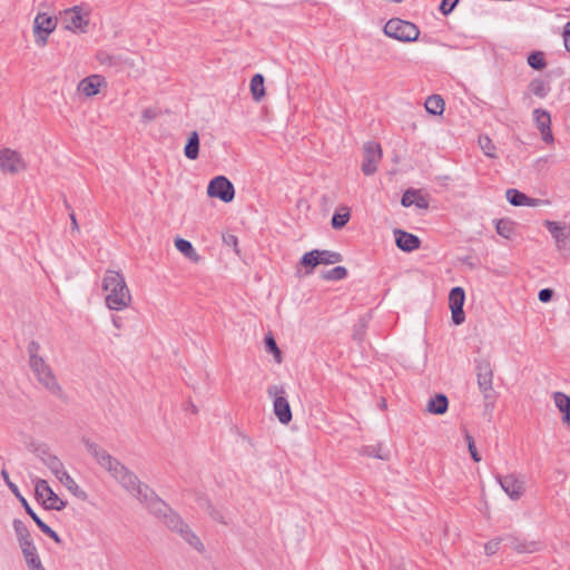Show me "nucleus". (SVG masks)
Listing matches in <instances>:
<instances>
[{
	"label": "nucleus",
	"mask_w": 570,
	"mask_h": 570,
	"mask_svg": "<svg viewBox=\"0 0 570 570\" xmlns=\"http://www.w3.org/2000/svg\"><path fill=\"white\" fill-rule=\"evenodd\" d=\"M56 19L52 17L47 13H38L33 24L36 42L40 46H45L48 36L56 29Z\"/></svg>",
	"instance_id": "nucleus-13"
},
{
	"label": "nucleus",
	"mask_w": 570,
	"mask_h": 570,
	"mask_svg": "<svg viewBox=\"0 0 570 570\" xmlns=\"http://www.w3.org/2000/svg\"><path fill=\"white\" fill-rule=\"evenodd\" d=\"M12 527L17 535V540L31 537L29 529L20 519H14L12 522Z\"/></svg>",
	"instance_id": "nucleus-41"
},
{
	"label": "nucleus",
	"mask_w": 570,
	"mask_h": 570,
	"mask_svg": "<svg viewBox=\"0 0 570 570\" xmlns=\"http://www.w3.org/2000/svg\"><path fill=\"white\" fill-rule=\"evenodd\" d=\"M505 197L512 206H523L525 200H528V196L515 188L508 189Z\"/></svg>",
	"instance_id": "nucleus-32"
},
{
	"label": "nucleus",
	"mask_w": 570,
	"mask_h": 570,
	"mask_svg": "<svg viewBox=\"0 0 570 570\" xmlns=\"http://www.w3.org/2000/svg\"><path fill=\"white\" fill-rule=\"evenodd\" d=\"M102 289L107 293L105 301L109 309L122 311L131 302V294L120 272L107 271L102 278Z\"/></svg>",
	"instance_id": "nucleus-2"
},
{
	"label": "nucleus",
	"mask_w": 570,
	"mask_h": 570,
	"mask_svg": "<svg viewBox=\"0 0 570 570\" xmlns=\"http://www.w3.org/2000/svg\"><path fill=\"white\" fill-rule=\"evenodd\" d=\"M562 38L567 51L570 52V20L566 23L563 28Z\"/></svg>",
	"instance_id": "nucleus-48"
},
{
	"label": "nucleus",
	"mask_w": 570,
	"mask_h": 570,
	"mask_svg": "<svg viewBox=\"0 0 570 570\" xmlns=\"http://www.w3.org/2000/svg\"><path fill=\"white\" fill-rule=\"evenodd\" d=\"M186 411H190L191 413L195 414L198 412V409L194 403L189 402L186 406Z\"/></svg>",
	"instance_id": "nucleus-59"
},
{
	"label": "nucleus",
	"mask_w": 570,
	"mask_h": 570,
	"mask_svg": "<svg viewBox=\"0 0 570 570\" xmlns=\"http://www.w3.org/2000/svg\"><path fill=\"white\" fill-rule=\"evenodd\" d=\"M528 65L534 70H542L547 67L544 55L541 51H533L528 56Z\"/></svg>",
	"instance_id": "nucleus-33"
},
{
	"label": "nucleus",
	"mask_w": 570,
	"mask_h": 570,
	"mask_svg": "<svg viewBox=\"0 0 570 570\" xmlns=\"http://www.w3.org/2000/svg\"><path fill=\"white\" fill-rule=\"evenodd\" d=\"M175 246L189 261L194 263H198L200 261V256L189 240L177 237L175 239Z\"/></svg>",
	"instance_id": "nucleus-23"
},
{
	"label": "nucleus",
	"mask_w": 570,
	"mask_h": 570,
	"mask_svg": "<svg viewBox=\"0 0 570 570\" xmlns=\"http://www.w3.org/2000/svg\"><path fill=\"white\" fill-rule=\"evenodd\" d=\"M63 22L68 30L86 32V28L89 23L88 13H83L80 6H75L65 11Z\"/></svg>",
	"instance_id": "nucleus-12"
},
{
	"label": "nucleus",
	"mask_w": 570,
	"mask_h": 570,
	"mask_svg": "<svg viewBox=\"0 0 570 570\" xmlns=\"http://www.w3.org/2000/svg\"><path fill=\"white\" fill-rule=\"evenodd\" d=\"M382 158V149L379 142L367 141L363 147L362 173L366 176L373 175Z\"/></svg>",
	"instance_id": "nucleus-10"
},
{
	"label": "nucleus",
	"mask_w": 570,
	"mask_h": 570,
	"mask_svg": "<svg viewBox=\"0 0 570 570\" xmlns=\"http://www.w3.org/2000/svg\"><path fill=\"white\" fill-rule=\"evenodd\" d=\"M499 548V541H489L485 546V553L488 556L494 554Z\"/></svg>",
	"instance_id": "nucleus-51"
},
{
	"label": "nucleus",
	"mask_w": 570,
	"mask_h": 570,
	"mask_svg": "<svg viewBox=\"0 0 570 570\" xmlns=\"http://www.w3.org/2000/svg\"><path fill=\"white\" fill-rule=\"evenodd\" d=\"M350 212L346 210L345 213H334L331 219V225L334 229H341L343 228L350 220Z\"/></svg>",
	"instance_id": "nucleus-39"
},
{
	"label": "nucleus",
	"mask_w": 570,
	"mask_h": 570,
	"mask_svg": "<svg viewBox=\"0 0 570 570\" xmlns=\"http://www.w3.org/2000/svg\"><path fill=\"white\" fill-rule=\"evenodd\" d=\"M104 83V78L100 75H91L83 78L79 85L78 90L86 97L96 96L99 92L100 86Z\"/></svg>",
	"instance_id": "nucleus-18"
},
{
	"label": "nucleus",
	"mask_w": 570,
	"mask_h": 570,
	"mask_svg": "<svg viewBox=\"0 0 570 570\" xmlns=\"http://www.w3.org/2000/svg\"><path fill=\"white\" fill-rule=\"evenodd\" d=\"M70 219H71L72 229L78 230V223H77L75 213L70 214Z\"/></svg>",
	"instance_id": "nucleus-60"
},
{
	"label": "nucleus",
	"mask_w": 570,
	"mask_h": 570,
	"mask_svg": "<svg viewBox=\"0 0 570 570\" xmlns=\"http://www.w3.org/2000/svg\"><path fill=\"white\" fill-rule=\"evenodd\" d=\"M478 386L483 394L484 411L492 412L495 403V392L492 387L493 371L489 361H476Z\"/></svg>",
	"instance_id": "nucleus-4"
},
{
	"label": "nucleus",
	"mask_w": 570,
	"mask_h": 570,
	"mask_svg": "<svg viewBox=\"0 0 570 570\" xmlns=\"http://www.w3.org/2000/svg\"><path fill=\"white\" fill-rule=\"evenodd\" d=\"M449 407V400L445 394L439 393L429 400L428 411L432 414H444Z\"/></svg>",
	"instance_id": "nucleus-22"
},
{
	"label": "nucleus",
	"mask_w": 570,
	"mask_h": 570,
	"mask_svg": "<svg viewBox=\"0 0 570 570\" xmlns=\"http://www.w3.org/2000/svg\"><path fill=\"white\" fill-rule=\"evenodd\" d=\"M415 196H417V190L415 189H407L401 198V204L404 207H410L415 202Z\"/></svg>",
	"instance_id": "nucleus-43"
},
{
	"label": "nucleus",
	"mask_w": 570,
	"mask_h": 570,
	"mask_svg": "<svg viewBox=\"0 0 570 570\" xmlns=\"http://www.w3.org/2000/svg\"><path fill=\"white\" fill-rule=\"evenodd\" d=\"M495 229L500 236L504 238H510L513 233V223L504 218L498 219L495 222Z\"/></svg>",
	"instance_id": "nucleus-35"
},
{
	"label": "nucleus",
	"mask_w": 570,
	"mask_h": 570,
	"mask_svg": "<svg viewBox=\"0 0 570 570\" xmlns=\"http://www.w3.org/2000/svg\"><path fill=\"white\" fill-rule=\"evenodd\" d=\"M223 242L226 246L234 247L235 252L238 253V249H237L238 239L235 235H232V234L224 235Z\"/></svg>",
	"instance_id": "nucleus-46"
},
{
	"label": "nucleus",
	"mask_w": 570,
	"mask_h": 570,
	"mask_svg": "<svg viewBox=\"0 0 570 570\" xmlns=\"http://www.w3.org/2000/svg\"><path fill=\"white\" fill-rule=\"evenodd\" d=\"M1 478L3 479L4 483L7 484V487L10 489V491L14 494V497L19 500V502L21 503L22 508L24 509L26 513L28 515H30L31 519L35 518V515H37V513L35 512V510L30 507V504L28 503L27 499L21 494L19 488L17 487L16 483H13L11 480H10V476H9V473L6 469H2L1 470Z\"/></svg>",
	"instance_id": "nucleus-19"
},
{
	"label": "nucleus",
	"mask_w": 570,
	"mask_h": 570,
	"mask_svg": "<svg viewBox=\"0 0 570 570\" xmlns=\"http://www.w3.org/2000/svg\"><path fill=\"white\" fill-rule=\"evenodd\" d=\"M264 76L256 73L250 79V92L255 101H261L265 97Z\"/></svg>",
	"instance_id": "nucleus-25"
},
{
	"label": "nucleus",
	"mask_w": 570,
	"mask_h": 570,
	"mask_svg": "<svg viewBox=\"0 0 570 570\" xmlns=\"http://www.w3.org/2000/svg\"><path fill=\"white\" fill-rule=\"evenodd\" d=\"M464 302V289L460 286L453 287L449 294V306L452 313V322L454 325H461L465 321V314L463 311Z\"/></svg>",
	"instance_id": "nucleus-11"
},
{
	"label": "nucleus",
	"mask_w": 570,
	"mask_h": 570,
	"mask_svg": "<svg viewBox=\"0 0 570 570\" xmlns=\"http://www.w3.org/2000/svg\"><path fill=\"white\" fill-rule=\"evenodd\" d=\"M75 497L80 500H87L88 495L75 481V479L68 473L66 469L60 471L56 476Z\"/></svg>",
	"instance_id": "nucleus-20"
},
{
	"label": "nucleus",
	"mask_w": 570,
	"mask_h": 570,
	"mask_svg": "<svg viewBox=\"0 0 570 570\" xmlns=\"http://www.w3.org/2000/svg\"><path fill=\"white\" fill-rule=\"evenodd\" d=\"M347 276V269L344 266H336L323 273L322 277L326 281H341Z\"/></svg>",
	"instance_id": "nucleus-36"
},
{
	"label": "nucleus",
	"mask_w": 570,
	"mask_h": 570,
	"mask_svg": "<svg viewBox=\"0 0 570 570\" xmlns=\"http://www.w3.org/2000/svg\"><path fill=\"white\" fill-rule=\"evenodd\" d=\"M394 236L396 246L403 252L411 253L420 248L421 239L414 234L402 229H395Z\"/></svg>",
	"instance_id": "nucleus-17"
},
{
	"label": "nucleus",
	"mask_w": 570,
	"mask_h": 570,
	"mask_svg": "<svg viewBox=\"0 0 570 570\" xmlns=\"http://www.w3.org/2000/svg\"><path fill=\"white\" fill-rule=\"evenodd\" d=\"M553 294H554L553 289H551V288H542V289L539 291L538 298L542 303H548V302H550L552 299Z\"/></svg>",
	"instance_id": "nucleus-45"
},
{
	"label": "nucleus",
	"mask_w": 570,
	"mask_h": 570,
	"mask_svg": "<svg viewBox=\"0 0 570 570\" xmlns=\"http://www.w3.org/2000/svg\"><path fill=\"white\" fill-rule=\"evenodd\" d=\"M533 117L537 124V127L540 131H544V129H549L551 126V117L547 110L535 109L533 111Z\"/></svg>",
	"instance_id": "nucleus-30"
},
{
	"label": "nucleus",
	"mask_w": 570,
	"mask_h": 570,
	"mask_svg": "<svg viewBox=\"0 0 570 570\" xmlns=\"http://www.w3.org/2000/svg\"><path fill=\"white\" fill-rule=\"evenodd\" d=\"M495 478L502 490L509 495L510 499L518 500L522 495L524 491L523 482L518 480L514 475H497Z\"/></svg>",
	"instance_id": "nucleus-16"
},
{
	"label": "nucleus",
	"mask_w": 570,
	"mask_h": 570,
	"mask_svg": "<svg viewBox=\"0 0 570 570\" xmlns=\"http://www.w3.org/2000/svg\"><path fill=\"white\" fill-rule=\"evenodd\" d=\"M367 328V318L366 316H362L357 324H355L353 328V338L361 343L365 336V332Z\"/></svg>",
	"instance_id": "nucleus-40"
},
{
	"label": "nucleus",
	"mask_w": 570,
	"mask_h": 570,
	"mask_svg": "<svg viewBox=\"0 0 570 570\" xmlns=\"http://www.w3.org/2000/svg\"><path fill=\"white\" fill-rule=\"evenodd\" d=\"M27 351L29 354L30 368L36 375L38 382L51 394L61 396L62 389L57 382L53 372L43 357L39 355L40 344L37 341H31L28 344Z\"/></svg>",
	"instance_id": "nucleus-3"
},
{
	"label": "nucleus",
	"mask_w": 570,
	"mask_h": 570,
	"mask_svg": "<svg viewBox=\"0 0 570 570\" xmlns=\"http://www.w3.org/2000/svg\"><path fill=\"white\" fill-rule=\"evenodd\" d=\"M21 552L23 554L24 561L28 560V559L29 560H31V559L33 560L35 557L39 556L38 554V550H37L36 547L31 548L30 550L28 549V550H24V551H21Z\"/></svg>",
	"instance_id": "nucleus-53"
},
{
	"label": "nucleus",
	"mask_w": 570,
	"mask_h": 570,
	"mask_svg": "<svg viewBox=\"0 0 570 570\" xmlns=\"http://www.w3.org/2000/svg\"><path fill=\"white\" fill-rule=\"evenodd\" d=\"M544 226L554 238L558 248H568L570 245V227L557 222L546 220Z\"/></svg>",
	"instance_id": "nucleus-15"
},
{
	"label": "nucleus",
	"mask_w": 570,
	"mask_h": 570,
	"mask_svg": "<svg viewBox=\"0 0 570 570\" xmlns=\"http://www.w3.org/2000/svg\"><path fill=\"white\" fill-rule=\"evenodd\" d=\"M528 88L532 95L539 98H546L550 92L549 83L541 78L532 79Z\"/></svg>",
	"instance_id": "nucleus-26"
},
{
	"label": "nucleus",
	"mask_w": 570,
	"mask_h": 570,
	"mask_svg": "<svg viewBox=\"0 0 570 570\" xmlns=\"http://www.w3.org/2000/svg\"><path fill=\"white\" fill-rule=\"evenodd\" d=\"M384 33L402 42H412L417 40L420 29L410 21L392 18L385 23Z\"/></svg>",
	"instance_id": "nucleus-5"
},
{
	"label": "nucleus",
	"mask_w": 570,
	"mask_h": 570,
	"mask_svg": "<svg viewBox=\"0 0 570 570\" xmlns=\"http://www.w3.org/2000/svg\"><path fill=\"white\" fill-rule=\"evenodd\" d=\"M301 264L306 268V274H311L314 268L320 265L317 254L314 253V249L302 256Z\"/></svg>",
	"instance_id": "nucleus-34"
},
{
	"label": "nucleus",
	"mask_w": 570,
	"mask_h": 570,
	"mask_svg": "<svg viewBox=\"0 0 570 570\" xmlns=\"http://www.w3.org/2000/svg\"><path fill=\"white\" fill-rule=\"evenodd\" d=\"M35 521V523L37 524V527L46 534L48 535L49 538H51L55 542L57 543H61V538L59 537V534L52 530L47 523H45L40 518L39 515H35V518L32 519Z\"/></svg>",
	"instance_id": "nucleus-37"
},
{
	"label": "nucleus",
	"mask_w": 570,
	"mask_h": 570,
	"mask_svg": "<svg viewBox=\"0 0 570 570\" xmlns=\"http://www.w3.org/2000/svg\"><path fill=\"white\" fill-rule=\"evenodd\" d=\"M465 440H466L468 449H469L472 460L474 462H480L481 456L475 448L474 439L472 438V435L469 432H465Z\"/></svg>",
	"instance_id": "nucleus-42"
},
{
	"label": "nucleus",
	"mask_w": 570,
	"mask_h": 570,
	"mask_svg": "<svg viewBox=\"0 0 570 570\" xmlns=\"http://www.w3.org/2000/svg\"><path fill=\"white\" fill-rule=\"evenodd\" d=\"M459 0H442L440 4V11L444 16H449L456 7Z\"/></svg>",
	"instance_id": "nucleus-44"
},
{
	"label": "nucleus",
	"mask_w": 570,
	"mask_h": 570,
	"mask_svg": "<svg viewBox=\"0 0 570 570\" xmlns=\"http://www.w3.org/2000/svg\"><path fill=\"white\" fill-rule=\"evenodd\" d=\"M264 342H265L266 352L273 354L275 361L277 363H281L282 362V352H281L279 347L277 346V343H276L273 334L272 333L266 334L264 337Z\"/></svg>",
	"instance_id": "nucleus-31"
},
{
	"label": "nucleus",
	"mask_w": 570,
	"mask_h": 570,
	"mask_svg": "<svg viewBox=\"0 0 570 570\" xmlns=\"http://www.w3.org/2000/svg\"><path fill=\"white\" fill-rule=\"evenodd\" d=\"M29 450L57 476L65 469L62 461L51 453L46 443L31 442Z\"/></svg>",
	"instance_id": "nucleus-8"
},
{
	"label": "nucleus",
	"mask_w": 570,
	"mask_h": 570,
	"mask_svg": "<svg viewBox=\"0 0 570 570\" xmlns=\"http://www.w3.org/2000/svg\"><path fill=\"white\" fill-rule=\"evenodd\" d=\"M26 563L29 568V570H40L41 568H43L42 566V562L39 558V556L35 557V559L32 560H26Z\"/></svg>",
	"instance_id": "nucleus-50"
},
{
	"label": "nucleus",
	"mask_w": 570,
	"mask_h": 570,
	"mask_svg": "<svg viewBox=\"0 0 570 570\" xmlns=\"http://www.w3.org/2000/svg\"><path fill=\"white\" fill-rule=\"evenodd\" d=\"M207 509H208V513L210 514V517L223 523V524H227V521L224 520L223 515L220 514V512H218L217 510H215V508L210 504V503H207Z\"/></svg>",
	"instance_id": "nucleus-47"
},
{
	"label": "nucleus",
	"mask_w": 570,
	"mask_h": 570,
	"mask_svg": "<svg viewBox=\"0 0 570 570\" xmlns=\"http://www.w3.org/2000/svg\"><path fill=\"white\" fill-rule=\"evenodd\" d=\"M542 135V140L546 142H552L553 141V135L551 131V127L549 129H544V131H540Z\"/></svg>",
	"instance_id": "nucleus-54"
},
{
	"label": "nucleus",
	"mask_w": 570,
	"mask_h": 570,
	"mask_svg": "<svg viewBox=\"0 0 570 570\" xmlns=\"http://www.w3.org/2000/svg\"><path fill=\"white\" fill-rule=\"evenodd\" d=\"M425 109L429 114L439 116L444 110V100L439 95H432L425 101Z\"/></svg>",
	"instance_id": "nucleus-27"
},
{
	"label": "nucleus",
	"mask_w": 570,
	"mask_h": 570,
	"mask_svg": "<svg viewBox=\"0 0 570 570\" xmlns=\"http://www.w3.org/2000/svg\"><path fill=\"white\" fill-rule=\"evenodd\" d=\"M112 324L115 325V327L117 328H121L122 326V318L120 316H112Z\"/></svg>",
	"instance_id": "nucleus-58"
},
{
	"label": "nucleus",
	"mask_w": 570,
	"mask_h": 570,
	"mask_svg": "<svg viewBox=\"0 0 570 570\" xmlns=\"http://www.w3.org/2000/svg\"><path fill=\"white\" fill-rule=\"evenodd\" d=\"M35 495L36 499L46 510L61 511L67 507V501L59 498V495L51 489L48 481L37 479L35 481Z\"/></svg>",
	"instance_id": "nucleus-6"
},
{
	"label": "nucleus",
	"mask_w": 570,
	"mask_h": 570,
	"mask_svg": "<svg viewBox=\"0 0 570 570\" xmlns=\"http://www.w3.org/2000/svg\"><path fill=\"white\" fill-rule=\"evenodd\" d=\"M207 194L209 197L218 198L224 203H230L235 197V188L225 176H216L209 181Z\"/></svg>",
	"instance_id": "nucleus-9"
},
{
	"label": "nucleus",
	"mask_w": 570,
	"mask_h": 570,
	"mask_svg": "<svg viewBox=\"0 0 570 570\" xmlns=\"http://www.w3.org/2000/svg\"><path fill=\"white\" fill-rule=\"evenodd\" d=\"M82 442L97 463L107 470L128 493L142 503L149 513L161 521L169 530L177 532L197 551L204 550L200 539L190 530L188 524L148 484L142 483L132 471L94 441L82 439Z\"/></svg>",
	"instance_id": "nucleus-1"
},
{
	"label": "nucleus",
	"mask_w": 570,
	"mask_h": 570,
	"mask_svg": "<svg viewBox=\"0 0 570 570\" xmlns=\"http://www.w3.org/2000/svg\"><path fill=\"white\" fill-rule=\"evenodd\" d=\"M184 155L190 160H195L199 156V135L197 131H191L187 138L184 147Z\"/></svg>",
	"instance_id": "nucleus-24"
},
{
	"label": "nucleus",
	"mask_w": 570,
	"mask_h": 570,
	"mask_svg": "<svg viewBox=\"0 0 570 570\" xmlns=\"http://www.w3.org/2000/svg\"><path fill=\"white\" fill-rule=\"evenodd\" d=\"M155 117V112L151 109H146L142 111V118L145 120H150Z\"/></svg>",
	"instance_id": "nucleus-57"
},
{
	"label": "nucleus",
	"mask_w": 570,
	"mask_h": 570,
	"mask_svg": "<svg viewBox=\"0 0 570 570\" xmlns=\"http://www.w3.org/2000/svg\"><path fill=\"white\" fill-rule=\"evenodd\" d=\"M267 394L273 397L274 414L282 424H288L292 421L291 405L285 396L286 391L284 385H271L267 389Z\"/></svg>",
	"instance_id": "nucleus-7"
},
{
	"label": "nucleus",
	"mask_w": 570,
	"mask_h": 570,
	"mask_svg": "<svg viewBox=\"0 0 570 570\" xmlns=\"http://www.w3.org/2000/svg\"><path fill=\"white\" fill-rule=\"evenodd\" d=\"M24 168L19 153L6 148L0 151V169L4 173L16 174Z\"/></svg>",
	"instance_id": "nucleus-14"
},
{
	"label": "nucleus",
	"mask_w": 570,
	"mask_h": 570,
	"mask_svg": "<svg viewBox=\"0 0 570 570\" xmlns=\"http://www.w3.org/2000/svg\"><path fill=\"white\" fill-rule=\"evenodd\" d=\"M19 547L21 551L30 550L31 548L36 547L32 537L23 538L18 540Z\"/></svg>",
	"instance_id": "nucleus-49"
},
{
	"label": "nucleus",
	"mask_w": 570,
	"mask_h": 570,
	"mask_svg": "<svg viewBox=\"0 0 570 570\" xmlns=\"http://www.w3.org/2000/svg\"><path fill=\"white\" fill-rule=\"evenodd\" d=\"M517 549H518L519 552H532V551L535 550V543L532 542L531 543V548H525L523 546H518Z\"/></svg>",
	"instance_id": "nucleus-56"
},
{
	"label": "nucleus",
	"mask_w": 570,
	"mask_h": 570,
	"mask_svg": "<svg viewBox=\"0 0 570 570\" xmlns=\"http://www.w3.org/2000/svg\"><path fill=\"white\" fill-rule=\"evenodd\" d=\"M314 253L317 254V257H318V261H320V265L321 264L332 265V264H335V263H340L343 259V257H342V255L340 253L333 252V250L314 249Z\"/></svg>",
	"instance_id": "nucleus-28"
},
{
	"label": "nucleus",
	"mask_w": 570,
	"mask_h": 570,
	"mask_svg": "<svg viewBox=\"0 0 570 570\" xmlns=\"http://www.w3.org/2000/svg\"><path fill=\"white\" fill-rule=\"evenodd\" d=\"M557 409L562 414V422L570 426V395L563 392H554L552 394Z\"/></svg>",
	"instance_id": "nucleus-21"
},
{
	"label": "nucleus",
	"mask_w": 570,
	"mask_h": 570,
	"mask_svg": "<svg viewBox=\"0 0 570 570\" xmlns=\"http://www.w3.org/2000/svg\"><path fill=\"white\" fill-rule=\"evenodd\" d=\"M360 453L362 455H366V456H370V458H375V459H380V460H383V461H386L390 459V454L389 452H383L382 451V446L381 444H375V445H364L362 446V449L360 450Z\"/></svg>",
	"instance_id": "nucleus-29"
},
{
	"label": "nucleus",
	"mask_w": 570,
	"mask_h": 570,
	"mask_svg": "<svg viewBox=\"0 0 570 570\" xmlns=\"http://www.w3.org/2000/svg\"><path fill=\"white\" fill-rule=\"evenodd\" d=\"M413 205H415L417 208H422V209H425L429 207V203L426 200L425 197H423L422 195H420L417 193V196H415V202L413 203Z\"/></svg>",
	"instance_id": "nucleus-52"
},
{
	"label": "nucleus",
	"mask_w": 570,
	"mask_h": 570,
	"mask_svg": "<svg viewBox=\"0 0 570 570\" xmlns=\"http://www.w3.org/2000/svg\"><path fill=\"white\" fill-rule=\"evenodd\" d=\"M462 262L466 264L471 269L475 267V264L471 261L470 257H465Z\"/></svg>",
	"instance_id": "nucleus-61"
},
{
	"label": "nucleus",
	"mask_w": 570,
	"mask_h": 570,
	"mask_svg": "<svg viewBox=\"0 0 570 570\" xmlns=\"http://www.w3.org/2000/svg\"><path fill=\"white\" fill-rule=\"evenodd\" d=\"M479 146L484 153L485 156L490 158H495L497 155L494 154L495 147L488 136H480L479 137Z\"/></svg>",
	"instance_id": "nucleus-38"
},
{
	"label": "nucleus",
	"mask_w": 570,
	"mask_h": 570,
	"mask_svg": "<svg viewBox=\"0 0 570 570\" xmlns=\"http://www.w3.org/2000/svg\"><path fill=\"white\" fill-rule=\"evenodd\" d=\"M541 202H542L541 199L528 197V200H525V204H524L523 206L535 207V206H538Z\"/></svg>",
	"instance_id": "nucleus-55"
}]
</instances>
